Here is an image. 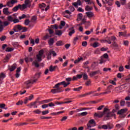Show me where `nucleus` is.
Wrapping results in <instances>:
<instances>
[{
	"instance_id": "f257e3e1",
	"label": "nucleus",
	"mask_w": 130,
	"mask_h": 130,
	"mask_svg": "<svg viewBox=\"0 0 130 130\" xmlns=\"http://www.w3.org/2000/svg\"><path fill=\"white\" fill-rule=\"evenodd\" d=\"M71 84V83L70 82H66V81H62L60 82H59L58 83H57L55 85V86L53 87L54 89H57L58 90H59V91H60V89H61V88L59 87V86L60 85H62L64 87V88H66L67 86H69V85Z\"/></svg>"
},
{
	"instance_id": "f03ea898",
	"label": "nucleus",
	"mask_w": 130,
	"mask_h": 130,
	"mask_svg": "<svg viewBox=\"0 0 130 130\" xmlns=\"http://www.w3.org/2000/svg\"><path fill=\"white\" fill-rule=\"evenodd\" d=\"M9 25H10V22L8 21L3 22L0 21V32L3 31V29L4 28H5V27H7V26H9Z\"/></svg>"
},
{
	"instance_id": "7ed1b4c3",
	"label": "nucleus",
	"mask_w": 130,
	"mask_h": 130,
	"mask_svg": "<svg viewBox=\"0 0 130 130\" xmlns=\"http://www.w3.org/2000/svg\"><path fill=\"white\" fill-rule=\"evenodd\" d=\"M23 8L27 9V8H34V4L31 7V1L30 0H25L24 4H22Z\"/></svg>"
},
{
	"instance_id": "20e7f679",
	"label": "nucleus",
	"mask_w": 130,
	"mask_h": 130,
	"mask_svg": "<svg viewBox=\"0 0 130 130\" xmlns=\"http://www.w3.org/2000/svg\"><path fill=\"white\" fill-rule=\"evenodd\" d=\"M44 54V50H41L39 52V54L37 55V59L39 61H41L42 60V56Z\"/></svg>"
},
{
	"instance_id": "39448f33",
	"label": "nucleus",
	"mask_w": 130,
	"mask_h": 130,
	"mask_svg": "<svg viewBox=\"0 0 130 130\" xmlns=\"http://www.w3.org/2000/svg\"><path fill=\"white\" fill-rule=\"evenodd\" d=\"M17 3H18L17 0H9L7 3V6L9 8H12V7H13L15 4H17Z\"/></svg>"
},
{
	"instance_id": "423d86ee",
	"label": "nucleus",
	"mask_w": 130,
	"mask_h": 130,
	"mask_svg": "<svg viewBox=\"0 0 130 130\" xmlns=\"http://www.w3.org/2000/svg\"><path fill=\"white\" fill-rule=\"evenodd\" d=\"M87 125L88 128L95 126L96 125V123H95V120H94V119L90 120L88 123H87Z\"/></svg>"
},
{
	"instance_id": "0eeeda50",
	"label": "nucleus",
	"mask_w": 130,
	"mask_h": 130,
	"mask_svg": "<svg viewBox=\"0 0 130 130\" xmlns=\"http://www.w3.org/2000/svg\"><path fill=\"white\" fill-rule=\"evenodd\" d=\"M32 84H34V82L33 81V80L30 79L26 81L24 83V86L26 87L27 89H29V88L31 87V85H32Z\"/></svg>"
},
{
	"instance_id": "6e6552de",
	"label": "nucleus",
	"mask_w": 130,
	"mask_h": 130,
	"mask_svg": "<svg viewBox=\"0 0 130 130\" xmlns=\"http://www.w3.org/2000/svg\"><path fill=\"white\" fill-rule=\"evenodd\" d=\"M40 75H41V73H37L33 77L34 80H32L34 83H36V82H37V80L40 78Z\"/></svg>"
},
{
	"instance_id": "1a4fd4ad",
	"label": "nucleus",
	"mask_w": 130,
	"mask_h": 130,
	"mask_svg": "<svg viewBox=\"0 0 130 130\" xmlns=\"http://www.w3.org/2000/svg\"><path fill=\"white\" fill-rule=\"evenodd\" d=\"M22 29V26L20 25H17L14 27L13 30L14 32H19V31H21Z\"/></svg>"
},
{
	"instance_id": "9d476101",
	"label": "nucleus",
	"mask_w": 130,
	"mask_h": 130,
	"mask_svg": "<svg viewBox=\"0 0 130 130\" xmlns=\"http://www.w3.org/2000/svg\"><path fill=\"white\" fill-rule=\"evenodd\" d=\"M127 111V109H122L117 112V114L119 115H122L124 113H125Z\"/></svg>"
},
{
	"instance_id": "9b49d317",
	"label": "nucleus",
	"mask_w": 130,
	"mask_h": 130,
	"mask_svg": "<svg viewBox=\"0 0 130 130\" xmlns=\"http://www.w3.org/2000/svg\"><path fill=\"white\" fill-rule=\"evenodd\" d=\"M99 74H100L101 75V72H100V70L94 71L93 72H91L89 76L90 77H94V76H96V75H98Z\"/></svg>"
},
{
	"instance_id": "f8f14e48",
	"label": "nucleus",
	"mask_w": 130,
	"mask_h": 130,
	"mask_svg": "<svg viewBox=\"0 0 130 130\" xmlns=\"http://www.w3.org/2000/svg\"><path fill=\"white\" fill-rule=\"evenodd\" d=\"M6 74L4 73H2L0 74V84H3V80L5 78H6Z\"/></svg>"
},
{
	"instance_id": "ddd939ff",
	"label": "nucleus",
	"mask_w": 130,
	"mask_h": 130,
	"mask_svg": "<svg viewBox=\"0 0 130 130\" xmlns=\"http://www.w3.org/2000/svg\"><path fill=\"white\" fill-rule=\"evenodd\" d=\"M69 30L70 31L69 32V36H73V34H75V33L76 32V31L74 29V27L69 28Z\"/></svg>"
},
{
	"instance_id": "4468645a",
	"label": "nucleus",
	"mask_w": 130,
	"mask_h": 130,
	"mask_svg": "<svg viewBox=\"0 0 130 130\" xmlns=\"http://www.w3.org/2000/svg\"><path fill=\"white\" fill-rule=\"evenodd\" d=\"M3 13L4 14V15H10L11 12L9 11L8 8H5L3 9Z\"/></svg>"
},
{
	"instance_id": "2eb2a0df",
	"label": "nucleus",
	"mask_w": 130,
	"mask_h": 130,
	"mask_svg": "<svg viewBox=\"0 0 130 130\" xmlns=\"http://www.w3.org/2000/svg\"><path fill=\"white\" fill-rule=\"evenodd\" d=\"M86 15L88 18H93L94 13L91 11L86 12Z\"/></svg>"
},
{
	"instance_id": "dca6fc26",
	"label": "nucleus",
	"mask_w": 130,
	"mask_h": 130,
	"mask_svg": "<svg viewBox=\"0 0 130 130\" xmlns=\"http://www.w3.org/2000/svg\"><path fill=\"white\" fill-rule=\"evenodd\" d=\"M94 116L95 117H102L103 116V113L101 112H99L98 113H94Z\"/></svg>"
},
{
	"instance_id": "f3484780",
	"label": "nucleus",
	"mask_w": 130,
	"mask_h": 130,
	"mask_svg": "<svg viewBox=\"0 0 130 130\" xmlns=\"http://www.w3.org/2000/svg\"><path fill=\"white\" fill-rule=\"evenodd\" d=\"M83 60H84V58L82 57H78L77 59L74 61V63H79L80 61H83Z\"/></svg>"
},
{
	"instance_id": "a211bd4d",
	"label": "nucleus",
	"mask_w": 130,
	"mask_h": 130,
	"mask_svg": "<svg viewBox=\"0 0 130 130\" xmlns=\"http://www.w3.org/2000/svg\"><path fill=\"white\" fill-rule=\"evenodd\" d=\"M83 19V14L82 13H79L77 15V21H82Z\"/></svg>"
},
{
	"instance_id": "6ab92c4d",
	"label": "nucleus",
	"mask_w": 130,
	"mask_h": 130,
	"mask_svg": "<svg viewBox=\"0 0 130 130\" xmlns=\"http://www.w3.org/2000/svg\"><path fill=\"white\" fill-rule=\"evenodd\" d=\"M54 43V40L53 38H51L48 41V44L50 46H52Z\"/></svg>"
},
{
	"instance_id": "aec40b11",
	"label": "nucleus",
	"mask_w": 130,
	"mask_h": 130,
	"mask_svg": "<svg viewBox=\"0 0 130 130\" xmlns=\"http://www.w3.org/2000/svg\"><path fill=\"white\" fill-rule=\"evenodd\" d=\"M56 68H57V66L53 67L52 66V65H51L49 68V71H50L51 72H54Z\"/></svg>"
},
{
	"instance_id": "412c9836",
	"label": "nucleus",
	"mask_w": 130,
	"mask_h": 130,
	"mask_svg": "<svg viewBox=\"0 0 130 130\" xmlns=\"http://www.w3.org/2000/svg\"><path fill=\"white\" fill-rule=\"evenodd\" d=\"M115 116V114H114V113L109 112L107 113L106 115V117H107V118H109V117H112V116Z\"/></svg>"
},
{
	"instance_id": "4be33fe9",
	"label": "nucleus",
	"mask_w": 130,
	"mask_h": 130,
	"mask_svg": "<svg viewBox=\"0 0 130 130\" xmlns=\"http://www.w3.org/2000/svg\"><path fill=\"white\" fill-rule=\"evenodd\" d=\"M112 46H113V48L114 49H116L117 50H118L119 49V47L118 46V45L116 42H114L112 44Z\"/></svg>"
},
{
	"instance_id": "5701e85b",
	"label": "nucleus",
	"mask_w": 130,
	"mask_h": 130,
	"mask_svg": "<svg viewBox=\"0 0 130 130\" xmlns=\"http://www.w3.org/2000/svg\"><path fill=\"white\" fill-rule=\"evenodd\" d=\"M51 92L53 93V94H56V93H60V92H61L60 90H59L58 89H57V88L56 89H52L51 90Z\"/></svg>"
},
{
	"instance_id": "b1692460",
	"label": "nucleus",
	"mask_w": 130,
	"mask_h": 130,
	"mask_svg": "<svg viewBox=\"0 0 130 130\" xmlns=\"http://www.w3.org/2000/svg\"><path fill=\"white\" fill-rule=\"evenodd\" d=\"M16 7L18 10H21V11H24L25 10L23 5L19 4L18 5L16 6Z\"/></svg>"
},
{
	"instance_id": "393cba45",
	"label": "nucleus",
	"mask_w": 130,
	"mask_h": 130,
	"mask_svg": "<svg viewBox=\"0 0 130 130\" xmlns=\"http://www.w3.org/2000/svg\"><path fill=\"white\" fill-rule=\"evenodd\" d=\"M17 69V65L16 64H14L11 66V68L10 69V72H13V71H15Z\"/></svg>"
},
{
	"instance_id": "a878e982",
	"label": "nucleus",
	"mask_w": 130,
	"mask_h": 130,
	"mask_svg": "<svg viewBox=\"0 0 130 130\" xmlns=\"http://www.w3.org/2000/svg\"><path fill=\"white\" fill-rule=\"evenodd\" d=\"M107 60V59H106L105 58H103V57H101L100 63H101V64H102V63H104V62H106Z\"/></svg>"
},
{
	"instance_id": "bb28decb",
	"label": "nucleus",
	"mask_w": 130,
	"mask_h": 130,
	"mask_svg": "<svg viewBox=\"0 0 130 130\" xmlns=\"http://www.w3.org/2000/svg\"><path fill=\"white\" fill-rule=\"evenodd\" d=\"M32 66H35L36 68H39V64L37 62V60L32 62Z\"/></svg>"
},
{
	"instance_id": "cd10ccee",
	"label": "nucleus",
	"mask_w": 130,
	"mask_h": 130,
	"mask_svg": "<svg viewBox=\"0 0 130 130\" xmlns=\"http://www.w3.org/2000/svg\"><path fill=\"white\" fill-rule=\"evenodd\" d=\"M14 48H10V47H8L6 49V51L7 52H11L12 51H14Z\"/></svg>"
},
{
	"instance_id": "c85d7f7f",
	"label": "nucleus",
	"mask_w": 130,
	"mask_h": 130,
	"mask_svg": "<svg viewBox=\"0 0 130 130\" xmlns=\"http://www.w3.org/2000/svg\"><path fill=\"white\" fill-rule=\"evenodd\" d=\"M56 45L57 46H61V45H63V43L61 41H59L56 42Z\"/></svg>"
},
{
	"instance_id": "c756f323",
	"label": "nucleus",
	"mask_w": 130,
	"mask_h": 130,
	"mask_svg": "<svg viewBox=\"0 0 130 130\" xmlns=\"http://www.w3.org/2000/svg\"><path fill=\"white\" fill-rule=\"evenodd\" d=\"M6 107V104H1L0 105V108H2V109H5V110H7L8 109V107Z\"/></svg>"
},
{
	"instance_id": "7c9ffc66",
	"label": "nucleus",
	"mask_w": 130,
	"mask_h": 130,
	"mask_svg": "<svg viewBox=\"0 0 130 130\" xmlns=\"http://www.w3.org/2000/svg\"><path fill=\"white\" fill-rule=\"evenodd\" d=\"M56 35L61 36L62 35V31L61 30H56Z\"/></svg>"
},
{
	"instance_id": "2f4dec72",
	"label": "nucleus",
	"mask_w": 130,
	"mask_h": 130,
	"mask_svg": "<svg viewBox=\"0 0 130 130\" xmlns=\"http://www.w3.org/2000/svg\"><path fill=\"white\" fill-rule=\"evenodd\" d=\"M85 3H87V5H92V4H94V2L92 0H83Z\"/></svg>"
},
{
	"instance_id": "473e14b6",
	"label": "nucleus",
	"mask_w": 130,
	"mask_h": 130,
	"mask_svg": "<svg viewBox=\"0 0 130 130\" xmlns=\"http://www.w3.org/2000/svg\"><path fill=\"white\" fill-rule=\"evenodd\" d=\"M83 87L82 86H79L78 88H75L73 89V91H76V92H79V91L82 90Z\"/></svg>"
},
{
	"instance_id": "72a5a7b5",
	"label": "nucleus",
	"mask_w": 130,
	"mask_h": 130,
	"mask_svg": "<svg viewBox=\"0 0 130 130\" xmlns=\"http://www.w3.org/2000/svg\"><path fill=\"white\" fill-rule=\"evenodd\" d=\"M7 19H8V21H9L10 22H13L14 18H13V17H12V16H8L7 17Z\"/></svg>"
},
{
	"instance_id": "f704fd0d",
	"label": "nucleus",
	"mask_w": 130,
	"mask_h": 130,
	"mask_svg": "<svg viewBox=\"0 0 130 130\" xmlns=\"http://www.w3.org/2000/svg\"><path fill=\"white\" fill-rule=\"evenodd\" d=\"M11 54H8L6 56V57L5 58V62H6L8 61V60L10 59V58L11 57Z\"/></svg>"
},
{
	"instance_id": "c9c22d12",
	"label": "nucleus",
	"mask_w": 130,
	"mask_h": 130,
	"mask_svg": "<svg viewBox=\"0 0 130 130\" xmlns=\"http://www.w3.org/2000/svg\"><path fill=\"white\" fill-rule=\"evenodd\" d=\"M11 54H8L6 56V57L5 58V62H6L8 61V60L10 59V58L11 57Z\"/></svg>"
},
{
	"instance_id": "e433bc0d",
	"label": "nucleus",
	"mask_w": 130,
	"mask_h": 130,
	"mask_svg": "<svg viewBox=\"0 0 130 130\" xmlns=\"http://www.w3.org/2000/svg\"><path fill=\"white\" fill-rule=\"evenodd\" d=\"M11 54H8L6 56V57L5 58V62H6L8 61V60L10 59V58L11 57Z\"/></svg>"
},
{
	"instance_id": "4c0bfd02",
	"label": "nucleus",
	"mask_w": 130,
	"mask_h": 130,
	"mask_svg": "<svg viewBox=\"0 0 130 130\" xmlns=\"http://www.w3.org/2000/svg\"><path fill=\"white\" fill-rule=\"evenodd\" d=\"M79 40V38L78 37H76L74 38V41H73V44L74 45H76V43H77V41H78Z\"/></svg>"
},
{
	"instance_id": "58836bf2",
	"label": "nucleus",
	"mask_w": 130,
	"mask_h": 130,
	"mask_svg": "<svg viewBox=\"0 0 130 130\" xmlns=\"http://www.w3.org/2000/svg\"><path fill=\"white\" fill-rule=\"evenodd\" d=\"M28 124L26 122H22V123H19V124H16V125H19V126H23V125H27Z\"/></svg>"
},
{
	"instance_id": "ea45409f",
	"label": "nucleus",
	"mask_w": 130,
	"mask_h": 130,
	"mask_svg": "<svg viewBox=\"0 0 130 130\" xmlns=\"http://www.w3.org/2000/svg\"><path fill=\"white\" fill-rule=\"evenodd\" d=\"M50 54H53V56H56L57 55L56 53H55V51H50Z\"/></svg>"
},
{
	"instance_id": "a19ab883",
	"label": "nucleus",
	"mask_w": 130,
	"mask_h": 130,
	"mask_svg": "<svg viewBox=\"0 0 130 130\" xmlns=\"http://www.w3.org/2000/svg\"><path fill=\"white\" fill-rule=\"evenodd\" d=\"M42 113L43 115H46V114H48V113H49V111L46 110L45 111L42 112Z\"/></svg>"
},
{
	"instance_id": "79ce46f5",
	"label": "nucleus",
	"mask_w": 130,
	"mask_h": 130,
	"mask_svg": "<svg viewBox=\"0 0 130 130\" xmlns=\"http://www.w3.org/2000/svg\"><path fill=\"white\" fill-rule=\"evenodd\" d=\"M125 33L123 32H119V37H121V36H124L125 37Z\"/></svg>"
},
{
	"instance_id": "37998d69",
	"label": "nucleus",
	"mask_w": 130,
	"mask_h": 130,
	"mask_svg": "<svg viewBox=\"0 0 130 130\" xmlns=\"http://www.w3.org/2000/svg\"><path fill=\"white\" fill-rule=\"evenodd\" d=\"M29 23H30V20H29V19H26L24 21V24L26 26H28V25H29Z\"/></svg>"
},
{
	"instance_id": "c03bdc74",
	"label": "nucleus",
	"mask_w": 130,
	"mask_h": 130,
	"mask_svg": "<svg viewBox=\"0 0 130 130\" xmlns=\"http://www.w3.org/2000/svg\"><path fill=\"white\" fill-rule=\"evenodd\" d=\"M110 40H111V41H115V40H116V37H115V36H112L111 37H110Z\"/></svg>"
},
{
	"instance_id": "a18cd8bd",
	"label": "nucleus",
	"mask_w": 130,
	"mask_h": 130,
	"mask_svg": "<svg viewBox=\"0 0 130 130\" xmlns=\"http://www.w3.org/2000/svg\"><path fill=\"white\" fill-rule=\"evenodd\" d=\"M34 112L37 113V114H40L41 113V111H40L39 109H37L34 111Z\"/></svg>"
},
{
	"instance_id": "49530a36",
	"label": "nucleus",
	"mask_w": 130,
	"mask_h": 130,
	"mask_svg": "<svg viewBox=\"0 0 130 130\" xmlns=\"http://www.w3.org/2000/svg\"><path fill=\"white\" fill-rule=\"evenodd\" d=\"M108 71H111V68H104L103 69V72H108Z\"/></svg>"
},
{
	"instance_id": "de8ad7c7",
	"label": "nucleus",
	"mask_w": 130,
	"mask_h": 130,
	"mask_svg": "<svg viewBox=\"0 0 130 130\" xmlns=\"http://www.w3.org/2000/svg\"><path fill=\"white\" fill-rule=\"evenodd\" d=\"M87 114H88V112H83L80 113V115H81L82 116H86Z\"/></svg>"
},
{
	"instance_id": "09e8293b",
	"label": "nucleus",
	"mask_w": 130,
	"mask_h": 130,
	"mask_svg": "<svg viewBox=\"0 0 130 130\" xmlns=\"http://www.w3.org/2000/svg\"><path fill=\"white\" fill-rule=\"evenodd\" d=\"M92 8L90 7L89 6H87L85 7V11H91Z\"/></svg>"
},
{
	"instance_id": "8fccbe9b",
	"label": "nucleus",
	"mask_w": 130,
	"mask_h": 130,
	"mask_svg": "<svg viewBox=\"0 0 130 130\" xmlns=\"http://www.w3.org/2000/svg\"><path fill=\"white\" fill-rule=\"evenodd\" d=\"M98 44H99L98 42L94 43L93 44V47H94V48H96V47H98L99 46Z\"/></svg>"
},
{
	"instance_id": "3c124183",
	"label": "nucleus",
	"mask_w": 130,
	"mask_h": 130,
	"mask_svg": "<svg viewBox=\"0 0 130 130\" xmlns=\"http://www.w3.org/2000/svg\"><path fill=\"white\" fill-rule=\"evenodd\" d=\"M26 16L25 14H22L21 16L19 17V20H22V19H24L26 18Z\"/></svg>"
},
{
	"instance_id": "603ef678",
	"label": "nucleus",
	"mask_w": 130,
	"mask_h": 130,
	"mask_svg": "<svg viewBox=\"0 0 130 130\" xmlns=\"http://www.w3.org/2000/svg\"><path fill=\"white\" fill-rule=\"evenodd\" d=\"M102 57H103V58H106V59H107V58H108L109 57L108 54L107 53H105L103 55V56H102Z\"/></svg>"
},
{
	"instance_id": "864d4df0",
	"label": "nucleus",
	"mask_w": 130,
	"mask_h": 130,
	"mask_svg": "<svg viewBox=\"0 0 130 130\" xmlns=\"http://www.w3.org/2000/svg\"><path fill=\"white\" fill-rule=\"evenodd\" d=\"M124 70L123 66H120L119 67V72H123Z\"/></svg>"
},
{
	"instance_id": "5fc2aeb1",
	"label": "nucleus",
	"mask_w": 130,
	"mask_h": 130,
	"mask_svg": "<svg viewBox=\"0 0 130 130\" xmlns=\"http://www.w3.org/2000/svg\"><path fill=\"white\" fill-rule=\"evenodd\" d=\"M128 41H123V44L125 45V46H128Z\"/></svg>"
},
{
	"instance_id": "6e6d98bb",
	"label": "nucleus",
	"mask_w": 130,
	"mask_h": 130,
	"mask_svg": "<svg viewBox=\"0 0 130 130\" xmlns=\"http://www.w3.org/2000/svg\"><path fill=\"white\" fill-rule=\"evenodd\" d=\"M102 128H103V129H108V126H107V125H103Z\"/></svg>"
},
{
	"instance_id": "4d7b16f0",
	"label": "nucleus",
	"mask_w": 130,
	"mask_h": 130,
	"mask_svg": "<svg viewBox=\"0 0 130 130\" xmlns=\"http://www.w3.org/2000/svg\"><path fill=\"white\" fill-rule=\"evenodd\" d=\"M6 38H7V37L3 36L1 38H0V40L1 41H4L6 40Z\"/></svg>"
},
{
	"instance_id": "13d9d810",
	"label": "nucleus",
	"mask_w": 130,
	"mask_h": 130,
	"mask_svg": "<svg viewBox=\"0 0 130 130\" xmlns=\"http://www.w3.org/2000/svg\"><path fill=\"white\" fill-rule=\"evenodd\" d=\"M121 5H125L126 4V0H120Z\"/></svg>"
},
{
	"instance_id": "bf43d9fd",
	"label": "nucleus",
	"mask_w": 130,
	"mask_h": 130,
	"mask_svg": "<svg viewBox=\"0 0 130 130\" xmlns=\"http://www.w3.org/2000/svg\"><path fill=\"white\" fill-rule=\"evenodd\" d=\"M23 105V101H19L16 103V105Z\"/></svg>"
},
{
	"instance_id": "052dcab7",
	"label": "nucleus",
	"mask_w": 130,
	"mask_h": 130,
	"mask_svg": "<svg viewBox=\"0 0 130 130\" xmlns=\"http://www.w3.org/2000/svg\"><path fill=\"white\" fill-rule=\"evenodd\" d=\"M47 107H48V105L47 104H44L42 106L43 109H45V108H47Z\"/></svg>"
},
{
	"instance_id": "680f3d73",
	"label": "nucleus",
	"mask_w": 130,
	"mask_h": 130,
	"mask_svg": "<svg viewBox=\"0 0 130 130\" xmlns=\"http://www.w3.org/2000/svg\"><path fill=\"white\" fill-rule=\"evenodd\" d=\"M31 20H32V21H34V22H35V21H36V20H37V17L36 16H33L31 17Z\"/></svg>"
},
{
	"instance_id": "e2e57ef3",
	"label": "nucleus",
	"mask_w": 130,
	"mask_h": 130,
	"mask_svg": "<svg viewBox=\"0 0 130 130\" xmlns=\"http://www.w3.org/2000/svg\"><path fill=\"white\" fill-rule=\"evenodd\" d=\"M46 5L44 3H42V4L39 5V8H45Z\"/></svg>"
},
{
	"instance_id": "0e129e2a",
	"label": "nucleus",
	"mask_w": 130,
	"mask_h": 130,
	"mask_svg": "<svg viewBox=\"0 0 130 130\" xmlns=\"http://www.w3.org/2000/svg\"><path fill=\"white\" fill-rule=\"evenodd\" d=\"M69 10L71 11V12H74V11H75V8H74L73 6H70L69 7Z\"/></svg>"
},
{
	"instance_id": "69168bd1",
	"label": "nucleus",
	"mask_w": 130,
	"mask_h": 130,
	"mask_svg": "<svg viewBox=\"0 0 130 130\" xmlns=\"http://www.w3.org/2000/svg\"><path fill=\"white\" fill-rule=\"evenodd\" d=\"M125 105V101H121L120 102V105H121V106H124Z\"/></svg>"
},
{
	"instance_id": "338daca9",
	"label": "nucleus",
	"mask_w": 130,
	"mask_h": 130,
	"mask_svg": "<svg viewBox=\"0 0 130 130\" xmlns=\"http://www.w3.org/2000/svg\"><path fill=\"white\" fill-rule=\"evenodd\" d=\"M76 3L78 6H82V1L81 0H78Z\"/></svg>"
},
{
	"instance_id": "774afa93",
	"label": "nucleus",
	"mask_w": 130,
	"mask_h": 130,
	"mask_svg": "<svg viewBox=\"0 0 130 130\" xmlns=\"http://www.w3.org/2000/svg\"><path fill=\"white\" fill-rule=\"evenodd\" d=\"M18 10H19V9H18V8L17 7V6H15L13 8L12 11L13 12H17L18 11Z\"/></svg>"
}]
</instances>
